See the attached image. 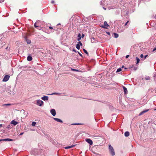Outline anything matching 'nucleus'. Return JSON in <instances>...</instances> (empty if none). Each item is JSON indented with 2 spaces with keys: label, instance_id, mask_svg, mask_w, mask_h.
Wrapping results in <instances>:
<instances>
[{
  "label": "nucleus",
  "instance_id": "1",
  "mask_svg": "<svg viewBox=\"0 0 156 156\" xmlns=\"http://www.w3.org/2000/svg\"><path fill=\"white\" fill-rule=\"evenodd\" d=\"M108 148L110 153L111 154V155L112 156L115 155V154L114 149L111 145H109Z\"/></svg>",
  "mask_w": 156,
  "mask_h": 156
},
{
  "label": "nucleus",
  "instance_id": "2",
  "mask_svg": "<svg viewBox=\"0 0 156 156\" xmlns=\"http://www.w3.org/2000/svg\"><path fill=\"white\" fill-rule=\"evenodd\" d=\"M40 21H37L34 24V27L35 28L38 27V29L40 30H41L42 27H41V26L40 25Z\"/></svg>",
  "mask_w": 156,
  "mask_h": 156
},
{
  "label": "nucleus",
  "instance_id": "3",
  "mask_svg": "<svg viewBox=\"0 0 156 156\" xmlns=\"http://www.w3.org/2000/svg\"><path fill=\"white\" fill-rule=\"evenodd\" d=\"M63 29V26L59 23L56 25V27L54 28V30L55 31H58V30H61Z\"/></svg>",
  "mask_w": 156,
  "mask_h": 156
},
{
  "label": "nucleus",
  "instance_id": "4",
  "mask_svg": "<svg viewBox=\"0 0 156 156\" xmlns=\"http://www.w3.org/2000/svg\"><path fill=\"white\" fill-rule=\"evenodd\" d=\"M44 102L40 100H37V101L36 104L39 106H42L44 105Z\"/></svg>",
  "mask_w": 156,
  "mask_h": 156
},
{
  "label": "nucleus",
  "instance_id": "5",
  "mask_svg": "<svg viewBox=\"0 0 156 156\" xmlns=\"http://www.w3.org/2000/svg\"><path fill=\"white\" fill-rule=\"evenodd\" d=\"M38 150L37 149H33L30 152V153L31 154L36 155L37 154V152Z\"/></svg>",
  "mask_w": 156,
  "mask_h": 156
},
{
  "label": "nucleus",
  "instance_id": "6",
  "mask_svg": "<svg viewBox=\"0 0 156 156\" xmlns=\"http://www.w3.org/2000/svg\"><path fill=\"white\" fill-rule=\"evenodd\" d=\"M82 45V43L80 41H79L78 42L77 44L76 45V48L77 49L79 50L80 48V46H81Z\"/></svg>",
  "mask_w": 156,
  "mask_h": 156
},
{
  "label": "nucleus",
  "instance_id": "7",
  "mask_svg": "<svg viewBox=\"0 0 156 156\" xmlns=\"http://www.w3.org/2000/svg\"><path fill=\"white\" fill-rule=\"evenodd\" d=\"M9 76L8 75H5L2 81L4 82H6L9 80Z\"/></svg>",
  "mask_w": 156,
  "mask_h": 156
},
{
  "label": "nucleus",
  "instance_id": "8",
  "mask_svg": "<svg viewBox=\"0 0 156 156\" xmlns=\"http://www.w3.org/2000/svg\"><path fill=\"white\" fill-rule=\"evenodd\" d=\"M50 113L53 116H55L56 114V111L54 109H52L51 110Z\"/></svg>",
  "mask_w": 156,
  "mask_h": 156
},
{
  "label": "nucleus",
  "instance_id": "9",
  "mask_svg": "<svg viewBox=\"0 0 156 156\" xmlns=\"http://www.w3.org/2000/svg\"><path fill=\"white\" fill-rule=\"evenodd\" d=\"M41 99L44 101H47L48 99V97L47 96H44L42 97Z\"/></svg>",
  "mask_w": 156,
  "mask_h": 156
},
{
  "label": "nucleus",
  "instance_id": "10",
  "mask_svg": "<svg viewBox=\"0 0 156 156\" xmlns=\"http://www.w3.org/2000/svg\"><path fill=\"white\" fill-rule=\"evenodd\" d=\"M53 119L55 120V121H56L57 122H60L61 123L62 122V121L60 119H58V118H53Z\"/></svg>",
  "mask_w": 156,
  "mask_h": 156
},
{
  "label": "nucleus",
  "instance_id": "11",
  "mask_svg": "<svg viewBox=\"0 0 156 156\" xmlns=\"http://www.w3.org/2000/svg\"><path fill=\"white\" fill-rule=\"evenodd\" d=\"M11 123L14 126H16L18 123V122L14 120H13L11 122Z\"/></svg>",
  "mask_w": 156,
  "mask_h": 156
},
{
  "label": "nucleus",
  "instance_id": "12",
  "mask_svg": "<svg viewBox=\"0 0 156 156\" xmlns=\"http://www.w3.org/2000/svg\"><path fill=\"white\" fill-rule=\"evenodd\" d=\"M149 110V109H146V110H144V111H142V112H141L140 114H139V115H142V114H143L144 113L148 112Z\"/></svg>",
  "mask_w": 156,
  "mask_h": 156
},
{
  "label": "nucleus",
  "instance_id": "13",
  "mask_svg": "<svg viewBox=\"0 0 156 156\" xmlns=\"http://www.w3.org/2000/svg\"><path fill=\"white\" fill-rule=\"evenodd\" d=\"M104 26L102 27L103 28H106L107 27L109 26L108 25L106 21L104 22Z\"/></svg>",
  "mask_w": 156,
  "mask_h": 156
},
{
  "label": "nucleus",
  "instance_id": "14",
  "mask_svg": "<svg viewBox=\"0 0 156 156\" xmlns=\"http://www.w3.org/2000/svg\"><path fill=\"white\" fill-rule=\"evenodd\" d=\"M2 141H12L13 140L9 138H7L2 139Z\"/></svg>",
  "mask_w": 156,
  "mask_h": 156
},
{
  "label": "nucleus",
  "instance_id": "15",
  "mask_svg": "<svg viewBox=\"0 0 156 156\" xmlns=\"http://www.w3.org/2000/svg\"><path fill=\"white\" fill-rule=\"evenodd\" d=\"M124 91L125 94H126L128 93V91L127 88L124 86H123Z\"/></svg>",
  "mask_w": 156,
  "mask_h": 156
},
{
  "label": "nucleus",
  "instance_id": "16",
  "mask_svg": "<svg viewBox=\"0 0 156 156\" xmlns=\"http://www.w3.org/2000/svg\"><path fill=\"white\" fill-rule=\"evenodd\" d=\"M75 145H71V146H69L66 147H64V148H65L66 149H69V148H71L74 147V146H75Z\"/></svg>",
  "mask_w": 156,
  "mask_h": 156
},
{
  "label": "nucleus",
  "instance_id": "17",
  "mask_svg": "<svg viewBox=\"0 0 156 156\" xmlns=\"http://www.w3.org/2000/svg\"><path fill=\"white\" fill-rule=\"evenodd\" d=\"M77 37H78V38L77 39V40L78 41H80L81 38H82L81 37V35L79 33V34H78V36H77Z\"/></svg>",
  "mask_w": 156,
  "mask_h": 156
},
{
  "label": "nucleus",
  "instance_id": "18",
  "mask_svg": "<svg viewBox=\"0 0 156 156\" xmlns=\"http://www.w3.org/2000/svg\"><path fill=\"white\" fill-rule=\"evenodd\" d=\"M32 60V58L30 56H28L27 57V60L28 61H31Z\"/></svg>",
  "mask_w": 156,
  "mask_h": 156
},
{
  "label": "nucleus",
  "instance_id": "19",
  "mask_svg": "<svg viewBox=\"0 0 156 156\" xmlns=\"http://www.w3.org/2000/svg\"><path fill=\"white\" fill-rule=\"evenodd\" d=\"M107 1H101V5H103L104 4L105 5V4H107Z\"/></svg>",
  "mask_w": 156,
  "mask_h": 156
},
{
  "label": "nucleus",
  "instance_id": "20",
  "mask_svg": "<svg viewBox=\"0 0 156 156\" xmlns=\"http://www.w3.org/2000/svg\"><path fill=\"white\" fill-rule=\"evenodd\" d=\"M129 132L128 131H126L125 132L124 135L125 136L128 137L129 136Z\"/></svg>",
  "mask_w": 156,
  "mask_h": 156
},
{
  "label": "nucleus",
  "instance_id": "21",
  "mask_svg": "<svg viewBox=\"0 0 156 156\" xmlns=\"http://www.w3.org/2000/svg\"><path fill=\"white\" fill-rule=\"evenodd\" d=\"M88 144H89L90 145H92L93 144V142L92 140L90 139H88Z\"/></svg>",
  "mask_w": 156,
  "mask_h": 156
},
{
  "label": "nucleus",
  "instance_id": "22",
  "mask_svg": "<svg viewBox=\"0 0 156 156\" xmlns=\"http://www.w3.org/2000/svg\"><path fill=\"white\" fill-rule=\"evenodd\" d=\"M62 94V93H52V94H51V95H61Z\"/></svg>",
  "mask_w": 156,
  "mask_h": 156
},
{
  "label": "nucleus",
  "instance_id": "23",
  "mask_svg": "<svg viewBox=\"0 0 156 156\" xmlns=\"http://www.w3.org/2000/svg\"><path fill=\"white\" fill-rule=\"evenodd\" d=\"M113 35L114 37L115 38H117L119 37V34L115 33H114Z\"/></svg>",
  "mask_w": 156,
  "mask_h": 156
},
{
  "label": "nucleus",
  "instance_id": "24",
  "mask_svg": "<svg viewBox=\"0 0 156 156\" xmlns=\"http://www.w3.org/2000/svg\"><path fill=\"white\" fill-rule=\"evenodd\" d=\"M91 42L92 43H94L95 42V38L94 37H92L91 39Z\"/></svg>",
  "mask_w": 156,
  "mask_h": 156
},
{
  "label": "nucleus",
  "instance_id": "25",
  "mask_svg": "<svg viewBox=\"0 0 156 156\" xmlns=\"http://www.w3.org/2000/svg\"><path fill=\"white\" fill-rule=\"evenodd\" d=\"M136 64H138V63H139L140 60V59L138 58H137V57H136Z\"/></svg>",
  "mask_w": 156,
  "mask_h": 156
},
{
  "label": "nucleus",
  "instance_id": "26",
  "mask_svg": "<svg viewBox=\"0 0 156 156\" xmlns=\"http://www.w3.org/2000/svg\"><path fill=\"white\" fill-rule=\"evenodd\" d=\"M153 76L154 80L156 79V72H155L154 73Z\"/></svg>",
  "mask_w": 156,
  "mask_h": 156
},
{
  "label": "nucleus",
  "instance_id": "27",
  "mask_svg": "<svg viewBox=\"0 0 156 156\" xmlns=\"http://www.w3.org/2000/svg\"><path fill=\"white\" fill-rule=\"evenodd\" d=\"M145 79L146 80H150V78L149 77V76H146L145 77Z\"/></svg>",
  "mask_w": 156,
  "mask_h": 156
},
{
  "label": "nucleus",
  "instance_id": "28",
  "mask_svg": "<svg viewBox=\"0 0 156 156\" xmlns=\"http://www.w3.org/2000/svg\"><path fill=\"white\" fill-rule=\"evenodd\" d=\"M71 70L72 71H76V72H80V71L79 70H78V69H71Z\"/></svg>",
  "mask_w": 156,
  "mask_h": 156
},
{
  "label": "nucleus",
  "instance_id": "29",
  "mask_svg": "<svg viewBox=\"0 0 156 156\" xmlns=\"http://www.w3.org/2000/svg\"><path fill=\"white\" fill-rule=\"evenodd\" d=\"M36 123V122H32V126H34L35 125Z\"/></svg>",
  "mask_w": 156,
  "mask_h": 156
},
{
  "label": "nucleus",
  "instance_id": "30",
  "mask_svg": "<svg viewBox=\"0 0 156 156\" xmlns=\"http://www.w3.org/2000/svg\"><path fill=\"white\" fill-rule=\"evenodd\" d=\"M122 70V69L121 68H118L117 71H116V72H119L120 71H121Z\"/></svg>",
  "mask_w": 156,
  "mask_h": 156
},
{
  "label": "nucleus",
  "instance_id": "31",
  "mask_svg": "<svg viewBox=\"0 0 156 156\" xmlns=\"http://www.w3.org/2000/svg\"><path fill=\"white\" fill-rule=\"evenodd\" d=\"M11 105V104H4L3 105V106H10V105Z\"/></svg>",
  "mask_w": 156,
  "mask_h": 156
},
{
  "label": "nucleus",
  "instance_id": "32",
  "mask_svg": "<svg viewBox=\"0 0 156 156\" xmlns=\"http://www.w3.org/2000/svg\"><path fill=\"white\" fill-rule=\"evenodd\" d=\"M83 51L85 53L88 54V52L86 50H85V49H83Z\"/></svg>",
  "mask_w": 156,
  "mask_h": 156
},
{
  "label": "nucleus",
  "instance_id": "33",
  "mask_svg": "<svg viewBox=\"0 0 156 156\" xmlns=\"http://www.w3.org/2000/svg\"><path fill=\"white\" fill-rule=\"evenodd\" d=\"M27 43L28 44H29L31 43V41L30 40H28L27 41Z\"/></svg>",
  "mask_w": 156,
  "mask_h": 156
},
{
  "label": "nucleus",
  "instance_id": "34",
  "mask_svg": "<svg viewBox=\"0 0 156 156\" xmlns=\"http://www.w3.org/2000/svg\"><path fill=\"white\" fill-rule=\"evenodd\" d=\"M81 124L80 123H73V124H72V125H81Z\"/></svg>",
  "mask_w": 156,
  "mask_h": 156
},
{
  "label": "nucleus",
  "instance_id": "35",
  "mask_svg": "<svg viewBox=\"0 0 156 156\" xmlns=\"http://www.w3.org/2000/svg\"><path fill=\"white\" fill-rule=\"evenodd\" d=\"M85 36V35L83 34H82V35H81V37L82 38H83Z\"/></svg>",
  "mask_w": 156,
  "mask_h": 156
},
{
  "label": "nucleus",
  "instance_id": "36",
  "mask_svg": "<svg viewBox=\"0 0 156 156\" xmlns=\"http://www.w3.org/2000/svg\"><path fill=\"white\" fill-rule=\"evenodd\" d=\"M129 21H127V22L125 24V26H126L127 25V23H129Z\"/></svg>",
  "mask_w": 156,
  "mask_h": 156
},
{
  "label": "nucleus",
  "instance_id": "37",
  "mask_svg": "<svg viewBox=\"0 0 156 156\" xmlns=\"http://www.w3.org/2000/svg\"><path fill=\"white\" fill-rule=\"evenodd\" d=\"M156 50V47H155L153 49V51H154Z\"/></svg>",
  "mask_w": 156,
  "mask_h": 156
},
{
  "label": "nucleus",
  "instance_id": "38",
  "mask_svg": "<svg viewBox=\"0 0 156 156\" xmlns=\"http://www.w3.org/2000/svg\"><path fill=\"white\" fill-rule=\"evenodd\" d=\"M144 57V55H143V54H141L140 55V57L141 58H143Z\"/></svg>",
  "mask_w": 156,
  "mask_h": 156
},
{
  "label": "nucleus",
  "instance_id": "39",
  "mask_svg": "<svg viewBox=\"0 0 156 156\" xmlns=\"http://www.w3.org/2000/svg\"><path fill=\"white\" fill-rule=\"evenodd\" d=\"M54 3H55L54 1H52L51 2V3L52 4Z\"/></svg>",
  "mask_w": 156,
  "mask_h": 156
},
{
  "label": "nucleus",
  "instance_id": "40",
  "mask_svg": "<svg viewBox=\"0 0 156 156\" xmlns=\"http://www.w3.org/2000/svg\"><path fill=\"white\" fill-rule=\"evenodd\" d=\"M78 54H79V55L80 56H81V57H82V55L81 53H80L78 51Z\"/></svg>",
  "mask_w": 156,
  "mask_h": 156
},
{
  "label": "nucleus",
  "instance_id": "41",
  "mask_svg": "<svg viewBox=\"0 0 156 156\" xmlns=\"http://www.w3.org/2000/svg\"><path fill=\"white\" fill-rule=\"evenodd\" d=\"M148 56V55H145L144 56V59H146V58Z\"/></svg>",
  "mask_w": 156,
  "mask_h": 156
},
{
  "label": "nucleus",
  "instance_id": "42",
  "mask_svg": "<svg viewBox=\"0 0 156 156\" xmlns=\"http://www.w3.org/2000/svg\"><path fill=\"white\" fill-rule=\"evenodd\" d=\"M106 33L107 34H108V35H110V33L109 32H106Z\"/></svg>",
  "mask_w": 156,
  "mask_h": 156
},
{
  "label": "nucleus",
  "instance_id": "43",
  "mask_svg": "<svg viewBox=\"0 0 156 156\" xmlns=\"http://www.w3.org/2000/svg\"><path fill=\"white\" fill-rule=\"evenodd\" d=\"M24 133L23 132H22V133H21L20 134V135H22Z\"/></svg>",
  "mask_w": 156,
  "mask_h": 156
},
{
  "label": "nucleus",
  "instance_id": "44",
  "mask_svg": "<svg viewBox=\"0 0 156 156\" xmlns=\"http://www.w3.org/2000/svg\"><path fill=\"white\" fill-rule=\"evenodd\" d=\"M49 28L51 29H53V28L51 27H49Z\"/></svg>",
  "mask_w": 156,
  "mask_h": 156
},
{
  "label": "nucleus",
  "instance_id": "45",
  "mask_svg": "<svg viewBox=\"0 0 156 156\" xmlns=\"http://www.w3.org/2000/svg\"><path fill=\"white\" fill-rule=\"evenodd\" d=\"M129 56V55H127L126 56V58H127Z\"/></svg>",
  "mask_w": 156,
  "mask_h": 156
},
{
  "label": "nucleus",
  "instance_id": "46",
  "mask_svg": "<svg viewBox=\"0 0 156 156\" xmlns=\"http://www.w3.org/2000/svg\"><path fill=\"white\" fill-rule=\"evenodd\" d=\"M85 140L87 142H88V138L86 139Z\"/></svg>",
  "mask_w": 156,
  "mask_h": 156
},
{
  "label": "nucleus",
  "instance_id": "47",
  "mask_svg": "<svg viewBox=\"0 0 156 156\" xmlns=\"http://www.w3.org/2000/svg\"><path fill=\"white\" fill-rule=\"evenodd\" d=\"M2 48V45H0V49Z\"/></svg>",
  "mask_w": 156,
  "mask_h": 156
},
{
  "label": "nucleus",
  "instance_id": "48",
  "mask_svg": "<svg viewBox=\"0 0 156 156\" xmlns=\"http://www.w3.org/2000/svg\"><path fill=\"white\" fill-rule=\"evenodd\" d=\"M73 51H74V52H76V50L75 49H73Z\"/></svg>",
  "mask_w": 156,
  "mask_h": 156
},
{
  "label": "nucleus",
  "instance_id": "49",
  "mask_svg": "<svg viewBox=\"0 0 156 156\" xmlns=\"http://www.w3.org/2000/svg\"><path fill=\"white\" fill-rule=\"evenodd\" d=\"M90 63H89L88 62V68H89V67H90ZM89 70V69H88V70Z\"/></svg>",
  "mask_w": 156,
  "mask_h": 156
},
{
  "label": "nucleus",
  "instance_id": "50",
  "mask_svg": "<svg viewBox=\"0 0 156 156\" xmlns=\"http://www.w3.org/2000/svg\"><path fill=\"white\" fill-rule=\"evenodd\" d=\"M103 8L105 10L106 9V8H105V7H103Z\"/></svg>",
  "mask_w": 156,
  "mask_h": 156
},
{
  "label": "nucleus",
  "instance_id": "51",
  "mask_svg": "<svg viewBox=\"0 0 156 156\" xmlns=\"http://www.w3.org/2000/svg\"><path fill=\"white\" fill-rule=\"evenodd\" d=\"M124 67V66H122V68H123Z\"/></svg>",
  "mask_w": 156,
  "mask_h": 156
},
{
  "label": "nucleus",
  "instance_id": "52",
  "mask_svg": "<svg viewBox=\"0 0 156 156\" xmlns=\"http://www.w3.org/2000/svg\"><path fill=\"white\" fill-rule=\"evenodd\" d=\"M8 48V47H7V48H5V49H7Z\"/></svg>",
  "mask_w": 156,
  "mask_h": 156
},
{
  "label": "nucleus",
  "instance_id": "53",
  "mask_svg": "<svg viewBox=\"0 0 156 156\" xmlns=\"http://www.w3.org/2000/svg\"><path fill=\"white\" fill-rule=\"evenodd\" d=\"M2 141V139L0 140V141Z\"/></svg>",
  "mask_w": 156,
  "mask_h": 156
},
{
  "label": "nucleus",
  "instance_id": "54",
  "mask_svg": "<svg viewBox=\"0 0 156 156\" xmlns=\"http://www.w3.org/2000/svg\"><path fill=\"white\" fill-rule=\"evenodd\" d=\"M2 124H0V127L2 126Z\"/></svg>",
  "mask_w": 156,
  "mask_h": 156
},
{
  "label": "nucleus",
  "instance_id": "55",
  "mask_svg": "<svg viewBox=\"0 0 156 156\" xmlns=\"http://www.w3.org/2000/svg\"><path fill=\"white\" fill-rule=\"evenodd\" d=\"M1 2V1H0V3H1V2Z\"/></svg>",
  "mask_w": 156,
  "mask_h": 156
},
{
  "label": "nucleus",
  "instance_id": "56",
  "mask_svg": "<svg viewBox=\"0 0 156 156\" xmlns=\"http://www.w3.org/2000/svg\"><path fill=\"white\" fill-rule=\"evenodd\" d=\"M9 126L7 127V128H9Z\"/></svg>",
  "mask_w": 156,
  "mask_h": 156
},
{
  "label": "nucleus",
  "instance_id": "57",
  "mask_svg": "<svg viewBox=\"0 0 156 156\" xmlns=\"http://www.w3.org/2000/svg\"><path fill=\"white\" fill-rule=\"evenodd\" d=\"M125 69H127V68H125Z\"/></svg>",
  "mask_w": 156,
  "mask_h": 156
}]
</instances>
